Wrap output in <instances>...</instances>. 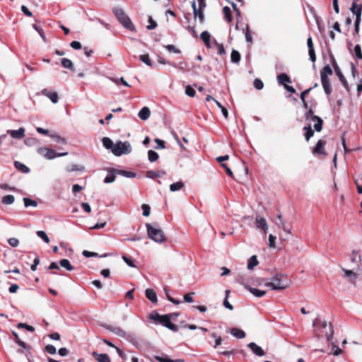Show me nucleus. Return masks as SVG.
Wrapping results in <instances>:
<instances>
[{"label":"nucleus","mask_w":362,"mask_h":362,"mask_svg":"<svg viewBox=\"0 0 362 362\" xmlns=\"http://www.w3.org/2000/svg\"><path fill=\"white\" fill-rule=\"evenodd\" d=\"M146 227L148 237L150 239L158 243H162L165 241L166 238L160 228L154 227L150 223H146Z\"/></svg>","instance_id":"obj_1"},{"label":"nucleus","mask_w":362,"mask_h":362,"mask_svg":"<svg viewBox=\"0 0 362 362\" xmlns=\"http://www.w3.org/2000/svg\"><path fill=\"white\" fill-rule=\"evenodd\" d=\"M113 13L120 23L127 29L134 31L135 27L129 16L124 12L121 8L115 7L113 8Z\"/></svg>","instance_id":"obj_2"},{"label":"nucleus","mask_w":362,"mask_h":362,"mask_svg":"<svg viewBox=\"0 0 362 362\" xmlns=\"http://www.w3.org/2000/svg\"><path fill=\"white\" fill-rule=\"evenodd\" d=\"M266 285L272 290H283L288 287L286 277L281 274H276Z\"/></svg>","instance_id":"obj_3"},{"label":"nucleus","mask_w":362,"mask_h":362,"mask_svg":"<svg viewBox=\"0 0 362 362\" xmlns=\"http://www.w3.org/2000/svg\"><path fill=\"white\" fill-rule=\"evenodd\" d=\"M132 151V147L128 141H118L112 150V153L116 156H120L122 154H128Z\"/></svg>","instance_id":"obj_4"},{"label":"nucleus","mask_w":362,"mask_h":362,"mask_svg":"<svg viewBox=\"0 0 362 362\" xmlns=\"http://www.w3.org/2000/svg\"><path fill=\"white\" fill-rule=\"evenodd\" d=\"M38 153L49 160L54 159L56 157H62L68 155L67 152L57 153L54 150L45 147L40 148L38 149Z\"/></svg>","instance_id":"obj_5"},{"label":"nucleus","mask_w":362,"mask_h":362,"mask_svg":"<svg viewBox=\"0 0 362 362\" xmlns=\"http://www.w3.org/2000/svg\"><path fill=\"white\" fill-rule=\"evenodd\" d=\"M331 63L332 64L333 69L336 75L338 76L340 81L343 83L344 86L347 88L348 83L346 80L344 76L343 75L339 66H338L337 61L333 55L331 56Z\"/></svg>","instance_id":"obj_6"},{"label":"nucleus","mask_w":362,"mask_h":362,"mask_svg":"<svg viewBox=\"0 0 362 362\" xmlns=\"http://www.w3.org/2000/svg\"><path fill=\"white\" fill-rule=\"evenodd\" d=\"M162 317L163 318L160 324L163 325L165 327L173 332H177L178 330V326L170 322V315H164Z\"/></svg>","instance_id":"obj_7"},{"label":"nucleus","mask_w":362,"mask_h":362,"mask_svg":"<svg viewBox=\"0 0 362 362\" xmlns=\"http://www.w3.org/2000/svg\"><path fill=\"white\" fill-rule=\"evenodd\" d=\"M326 145V141L320 139L319 140L315 146L313 150V153L314 155H323L325 156L326 153L325 151V146Z\"/></svg>","instance_id":"obj_8"},{"label":"nucleus","mask_w":362,"mask_h":362,"mask_svg":"<svg viewBox=\"0 0 362 362\" xmlns=\"http://www.w3.org/2000/svg\"><path fill=\"white\" fill-rule=\"evenodd\" d=\"M255 223H256V227L258 229H261L263 230V232L264 233H267V230H268V226L266 222V220L263 217L257 216L256 219H255Z\"/></svg>","instance_id":"obj_9"},{"label":"nucleus","mask_w":362,"mask_h":362,"mask_svg":"<svg viewBox=\"0 0 362 362\" xmlns=\"http://www.w3.org/2000/svg\"><path fill=\"white\" fill-rule=\"evenodd\" d=\"M350 9L352 13L356 16V19H361L362 13V4H358L354 0Z\"/></svg>","instance_id":"obj_10"},{"label":"nucleus","mask_w":362,"mask_h":362,"mask_svg":"<svg viewBox=\"0 0 362 362\" xmlns=\"http://www.w3.org/2000/svg\"><path fill=\"white\" fill-rule=\"evenodd\" d=\"M154 358L159 362H185L183 358L171 359L167 354H162L161 356L156 355Z\"/></svg>","instance_id":"obj_11"},{"label":"nucleus","mask_w":362,"mask_h":362,"mask_svg":"<svg viewBox=\"0 0 362 362\" xmlns=\"http://www.w3.org/2000/svg\"><path fill=\"white\" fill-rule=\"evenodd\" d=\"M41 93H42V95L49 98V100L53 103L55 104V103H57L58 102L59 96H58V94H57V92H55V91L50 92L47 88H45V89L42 90Z\"/></svg>","instance_id":"obj_12"},{"label":"nucleus","mask_w":362,"mask_h":362,"mask_svg":"<svg viewBox=\"0 0 362 362\" xmlns=\"http://www.w3.org/2000/svg\"><path fill=\"white\" fill-rule=\"evenodd\" d=\"M307 45L308 47V54L310 60H311L313 62H315L316 61V56L311 37H309L308 39L307 40Z\"/></svg>","instance_id":"obj_13"},{"label":"nucleus","mask_w":362,"mask_h":362,"mask_svg":"<svg viewBox=\"0 0 362 362\" xmlns=\"http://www.w3.org/2000/svg\"><path fill=\"white\" fill-rule=\"evenodd\" d=\"M321 78V83L323 87V89L325 90V93L329 95L332 93V87L331 84L329 80L328 77H326L325 76H322V77H320Z\"/></svg>","instance_id":"obj_14"},{"label":"nucleus","mask_w":362,"mask_h":362,"mask_svg":"<svg viewBox=\"0 0 362 362\" xmlns=\"http://www.w3.org/2000/svg\"><path fill=\"white\" fill-rule=\"evenodd\" d=\"M105 329L113 332L114 334H117V336L124 337L126 335V332L119 327L108 325H105Z\"/></svg>","instance_id":"obj_15"},{"label":"nucleus","mask_w":362,"mask_h":362,"mask_svg":"<svg viewBox=\"0 0 362 362\" xmlns=\"http://www.w3.org/2000/svg\"><path fill=\"white\" fill-rule=\"evenodd\" d=\"M247 346L258 356H263L265 354L264 350L255 342H250L248 344Z\"/></svg>","instance_id":"obj_16"},{"label":"nucleus","mask_w":362,"mask_h":362,"mask_svg":"<svg viewBox=\"0 0 362 362\" xmlns=\"http://www.w3.org/2000/svg\"><path fill=\"white\" fill-rule=\"evenodd\" d=\"M310 121L315 122L314 129L316 132H319L322 130L323 121L320 117L314 115L310 118Z\"/></svg>","instance_id":"obj_17"},{"label":"nucleus","mask_w":362,"mask_h":362,"mask_svg":"<svg viewBox=\"0 0 362 362\" xmlns=\"http://www.w3.org/2000/svg\"><path fill=\"white\" fill-rule=\"evenodd\" d=\"M310 121L315 122L314 129L316 132H319L322 130L323 121L320 117L314 115L310 118Z\"/></svg>","instance_id":"obj_18"},{"label":"nucleus","mask_w":362,"mask_h":362,"mask_svg":"<svg viewBox=\"0 0 362 362\" xmlns=\"http://www.w3.org/2000/svg\"><path fill=\"white\" fill-rule=\"evenodd\" d=\"M310 121L315 122L314 129L316 132H319L322 130L323 121L320 117L314 115L310 118Z\"/></svg>","instance_id":"obj_19"},{"label":"nucleus","mask_w":362,"mask_h":362,"mask_svg":"<svg viewBox=\"0 0 362 362\" xmlns=\"http://www.w3.org/2000/svg\"><path fill=\"white\" fill-rule=\"evenodd\" d=\"M310 121L315 122L314 129L316 132H319L322 130L323 121L320 117L314 115L310 118Z\"/></svg>","instance_id":"obj_20"},{"label":"nucleus","mask_w":362,"mask_h":362,"mask_svg":"<svg viewBox=\"0 0 362 362\" xmlns=\"http://www.w3.org/2000/svg\"><path fill=\"white\" fill-rule=\"evenodd\" d=\"M117 174V170L114 168H109L107 170V175L104 179V182L106 184L112 183L115 180V175Z\"/></svg>","instance_id":"obj_21"},{"label":"nucleus","mask_w":362,"mask_h":362,"mask_svg":"<svg viewBox=\"0 0 362 362\" xmlns=\"http://www.w3.org/2000/svg\"><path fill=\"white\" fill-rule=\"evenodd\" d=\"M7 133L14 139H22L25 136V129L21 127L17 130H8Z\"/></svg>","instance_id":"obj_22"},{"label":"nucleus","mask_w":362,"mask_h":362,"mask_svg":"<svg viewBox=\"0 0 362 362\" xmlns=\"http://www.w3.org/2000/svg\"><path fill=\"white\" fill-rule=\"evenodd\" d=\"M192 8H193V13H194V18H197L198 17L199 18L200 23H203L204 21V12L202 11L201 10H198L197 9V8L196 6L195 1H192Z\"/></svg>","instance_id":"obj_23"},{"label":"nucleus","mask_w":362,"mask_h":362,"mask_svg":"<svg viewBox=\"0 0 362 362\" xmlns=\"http://www.w3.org/2000/svg\"><path fill=\"white\" fill-rule=\"evenodd\" d=\"M93 356L98 362H110V358L107 354L93 353Z\"/></svg>","instance_id":"obj_24"},{"label":"nucleus","mask_w":362,"mask_h":362,"mask_svg":"<svg viewBox=\"0 0 362 362\" xmlns=\"http://www.w3.org/2000/svg\"><path fill=\"white\" fill-rule=\"evenodd\" d=\"M246 289H247L255 296L260 298L265 295L266 291L259 290L257 288H252L248 285H245Z\"/></svg>","instance_id":"obj_25"},{"label":"nucleus","mask_w":362,"mask_h":362,"mask_svg":"<svg viewBox=\"0 0 362 362\" xmlns=\"http://www.w3.org/2000/svg\"><path fill=\"white\" fill-rule=\"evenodd\" d=\"M146 298L152 303H157V295L156 292L151 288H147L145 291Z\"/></svg>","instance_id":"obj_26"},{"label":"nucleus","mask_w":362,"mask_h":362,"mask_svg":"<svg viewBox=\"0 0 362 362\" xmlns=\"http://www.w3.org/2000/svg\"><path fill=\"white\" fill-rule=\"evenodd\" d=\"M151 112L148 107H144L139 112L138 116L142 120H146L150 117Z\"/></svg>","instance_id":"obj_27"},{"label":"nucleus","mask_w":362,"mask_h":362,"mask_svg":"<svg viewBox=\"0 0 362 362\" xmlns=\"http://www.w3.org/2000/svg\"><path fill=\"white\" fill-rule=\"evenodd\" d=\"M230 332L231 335L238 339H243L245 337V332L238 328H232Z\"/></svg>","instance_id":"obj_28"},{"label":"nucleus","mask_w":362,"mask_h":362,"mask_svg":"<svg viewBox=\"0 0 362 362\" xmlns=\"http://www.w3.org/2000/svg\"><path fill=\"white\" fill-rule=\"evenodd\" d=\"M277 81L280 84L284 86L286 85V83H291L290 77L285 73L278 75Z\"/></svg>","instance_id":"obj_29"},{"label":"nucleus","mask_w":362,"mask_h":362,"mask_svg":"<svg viewBox=\"0 0 362 362\" xmlns=\"http://www.w3.org/2000/svg\"><path fill=\"white\" fill-rule=\"evenodd\" d=\"M165 174L164 170L162 171H153L148 170L146 172V177L151 179H153L155 177H160Z\"/></svg>","instance_id":"obj_30"},{"label":"nucleus","mask_w":362,"mask_h":362,"mask_svg":"<svg viewBox=\"0 0 362 362\" xmlns=\"http://www.w3.org/2000/svg\"><path fill=\"white\" fill-rule=\"evenodd\" d=\"M303 130L305 131L304 135L305 139L307 141H308L314 134V132L311 128V124H308L307 126L304 127Z\"/></svg>","instance_id":"obj_31"},{"label":"nucleus","mask_w":362,"mask_h":362,"mask_svg":"<svg viewBox=\"0 0 362 362\" xmlns=\"http://www.w3.org/2000/svg\"><path fill=\"white\" fill-rule=\"evenodd\" d=\"M61 64L62 66L66 69H68L71 71L74 70L73 62L67 58H62L61 59Z\"/></svg>","instance_id":"obj_32"},{"label":"nucleus","mask_w":362,"mask_h":362,"mask_svg":"<svg viewBox=\"0 0 362 362\" xmlns=\"http://www.w3.org/2000/svg\"><path fill=\"white\" fill-rule=\"evenodd\" d=\"M258 260L257 259V256L256 255H252V257H250V259H248V262H247V269L249 270H252L254 269V267L255 266H257L258 264Z\"/></svg>","instance_id":"obj_33"},{"label":"nucleus","mask_w":362,"mask_h":362,"mask_svg":"<svg viewBox=\"0 0 362 362\" xmlns=\"http://www.w3.org/2000/svg\"><path fill=\"white\" fill-rule=\"evenodd\" d=\"M59 265L62 267L65 268L67 271L74 270V267L71 264L70 262L67 259H63L59 261Z\"/></svg>","instance_id":"obj_34"},{"label":"nucleus","mask_w":362,"mask_h":362,"mask_svg":"<svg viewBox=\"0 0 362 362\" xmlns=\"http://www.w3.org/2000/svg\"><path fill=\"white\" fill-rule=\"evenodd\" d=\"M117 174L128 178H132L136 177L135 173L124 170H117Z\"/></svg>","instance_id":"obj_35"},{"label":"nucleus","mask_w":362,"mask_h":362,"mask_svg":"<svg viewBox=\"0 0 362 362\" xmlns=\"http://www.w3.org/2000/svg\"><path fill=\"white\" fill-rule=\"evenodd\" d=\"M332 73L333 72H332V68L330 67V66L329 64H327L320 71V77H322V76L328 77L329 76L332 75Z\"/></svg>","instance_id":"obj_36"},{"label":"nucleus","mask_w":362,"mask_h":362,"mask_svg":"<svg viewBox=\"0 0 362 362\" xmlns=\"http://www.w3.org/2000/svg\"><path fill=\"white\" fill-rule=\"evenodd\" d=\"M103 145L105 146L107 149H111L114 148L115 144H113V141L108 137H104L102 139Z\"/></svg>","instance_id":"obj_37"},{"label":"nucleus","mask_w":362,"mask_h":362,"mask_svg":"<svg viewBox=\"0 0 362 362\" xmlns=\"http://www.w3.org/2000/svg\"><path fill=\"white\" fill-rule=\"evenodd\" d=\"M185 186V184L182 181L174 182L170 185V190L171 192H176L181 189Z\"/></svg>","instance_id":"obj_38"},{"label":"nucleus","mask_w":362,"mask_h":362,"mask_svg":"<svg viewBox=\"0 0 362 362\" xmlns=\"http://www.w3.org/2000/svg\"><path fill=\"white\" fill-rule=\"evenodd\" d=\"M83 255L86 257H105L107 256V254H103L102 255H99L98 253L96 252H90V251H88V250H83V252H82Z\"/></svg>","instance_id":"obj_39"},{"label":"nucleus","mask_w":362,"mask_h":362,"mask_svg":"<svg viewBox=\"0 0 362 362\" xmlns=\"http://www.w3.org/2000/svg\"><path fill=\"white\" fill-rule=\"evenodd\" d=\"M230 59L233 63H238L240 60V54L239 52L235 49H233L230 54Z\"/></svg>","instance_id":"obj_40"},{"label":"nucleus","mask_w":362,"mask_h":362,"mask_svg":"<svg viewBox=\"0 0 362 362\" xmlns=\"http://www.w3.org/2000/svg\"><path fill=\"white\" fill-rule=\"evenodd\" d=\"M223 12L225 16L226 20L230 23L232 21V15L230 8L228 6H224L223 8Z\"/></svg>","instance_id":"obj_41"},{"label":"nucleus","mask_w":362,"mask_h":362,"mask_svg":"<svg viewBox=\"0 0 362 362\" xmlns=\"http://www.w3.org/2000/svg\"><path fill=\"white\" fill-rule=\"evenodd\" d=\"M14 201H15V197L13 195H11V194H8V195L4 196L1 200V202L4 204H7V205L12 204L14 202Z\"/></svg>","instance_id":"obj_42"},{"label":"nucleus","mask_w":362,"mask_h":362,"mask_svg":"<svg viewBox=\"0 0 362 362\" xmlns=\"http://www.w3.org/2000/svg\"><path fill=\"white\" fill-rule=\"evenodd\" d=\"M158 157L159 156L157 152L153 150H149L148 151V158L150 162L153 163L156 161L158 159Z\"/></svg>","instance_id":"obj_43"},{"label":"nucleus","mask_w":362,"mask_h":362,"mask_svg":"<svg viewBox=\"0 0 362 362\" xmlns=\"http://www.w3.org/2000/svg\"><path fill=\"white\" fill-rule=\"evenodd\" d=\"M342 270L344 272L345 276L347 278H350L352 281H355L358 278V275L353 271L345 269L344 268L342 269Z\"/></svg>","instance_id":"obj_44"},{"label":"nucleus","mask_w":362,"mask_h":362,"mask_svg":"<svg viewBox=\"0 0 362 362\" xmlns=\"http://www.w3.org/2000/svg\"><path fill=\"white\" fill-rule=\"evenodd\" d=\"M14 165L17 169L21 170L23 173H27L30 171V169L26 165L19 161H15Z\"/></svg>","instance_id":"obj_45"},{"label":"nucleus","mask_w":362,"mask_h":362,"mask_svg":"<svg viewBox=\"0 0 362 362\" xmlns=\"http://www.w3.org/2000/svg\"><path fill=\"white\" fill-rule=\"evenodd\" d=\"M23 202L25 207L33 206L36 207L37 206V202L35 200H33L28 197L23 198Z\"/></svg>","instance_id":"obj_46"},{"label":"nucleus","mask_w":362,"mask_h":362,"mask_svg":"<svg viewBox=\"0 0 362 362\" xmlns=\"http://www.w3.org/2000/svg\"><path fill=\"white\" fill-rule=\"evenodd\" d=\"M139 59L148 66H152V62L148 54L139 56Z\"/></svg>","instance_id":"obj_47"},{"label":"nucleus","mask_w":362,"mask_h":362,"mask_svg":"<svg viewBox=\"0 0 362 362\" xmlns=\"http://www.w3.org/2000/svg\"><path fill=\"white\" fill-rule=\"evenodd\" d=\"M49 136L54 139L58 144H66V140L56 134H51Z\"/></svg>","instance_id":"obj_48"},{"label":"nucleus","mask_w":362,"mask_h":362,"mask_svg":"<svg viewBox=\"0 0 362 362\" xmlns=\"http://www.w3.org/2000/svg\"><path fill=\"white\" fill-rule=\"evenodd\" d=\"M36 234L39 238L42 239L46 243H49V238H48L47 235L46 234V233L45 231L38 230V231H37Z\"/></svg>","instance_id":"obj_49"},{"label":"nucleus","mask_w":362,"mask_h":362,"mask_svg":"<svg viewBox=\"0 0 362 362\" xmlns=\"http://www.w3.org/2000/svg\"><path fill=\"white\" fill-rule=\"evenodd\" d=\"M122 259L124 262L130 267L135 268L136 265L134 262V260L132 258H129L125 255L122 256Z\"/></svg>","instance_id":"obj_50"},{"label":"nucleus","mask_w":362,"mask_h":362,"mask_svg":"<svg viewBox=\"0 0 362 362\" xmlns=\"http://www.w3.org/2000/svg\"><path fill=\"white\" fill-rule=\"evenodd\" d=\"M164 47L170 52H173L175 54H180L181 52V51L176 48L173 45H165Z\"/></svg>","instance_id":"obj_51"},{"label":"nucleus","mask_w":362,"mask_h":362,"mask_svg":"<svg viewBox=\"0 0 362 362\" xmlns=\"http://www.w3.org/2000/svg\"><path fill=\"white\" fill-rule=\"evenodd\" d=\"M214 42L215 45L216 46L218 54L220 55L224 54L226 53V51L223 45L222 44L218 43L216 40H214Z\"/></svg>","instance_id":"obj_52"},{"label":"nucleus","mask_w":362,"mask_h":362,"mask_svg":"<svg viewBox=\"0 0 362 362\" xmlns=\"http://www.w3.org/2000/svg\"><path fill=\"white\" fill-rule=\"evenodd\" d=\"M200 37L204 42H208L211 39V35L208 31H203L200 35Z\"/></svg>","instance_id":"obj_53"},{"label":"nucleus","mask_w":362,"mask_h":362,"mask_svg":"<svg viewBox=\"0 0 362 362\" xmlns=\"http://www.w3.org/2000/svg\"><path fill=\"white\" fill-rule=\"evenodd\" d=\"M253 85L257 90H262L264 87L262 81L259 78H255L254 80Z\"/></svg>","instance_id":"obj_54"},{"label":"nucleus","mask_w":362,"mask_h":362,"mask_svg":"<svg viewBox=\"0 0 362 362\" xmlns=\"http://www.w3.org/2000/svg\"><path fill=\"white\" fill-rule=\"evenodd\" d=\"M33 28L39 33L44 42H46V37L42 28L38 27L36 24L33 25Z\"/></svg>","instance_id":"obj_55"},{"label":"nucleus","mask_w":362,"mask_h":362,"mask_svg":"<svg viewBox=\"0 0 362 362\" xmlns=\"http://www.w3.org/2000/svg\"><path fill=\"white\" fill-rule=\"evenodd\" d=\"M354 54L356 58L362 59L361 48L359 45H356L354 47Z\"/></svg>","instance_id":"obj_56"},{"label":"nucleus","mask_w":362,"mask_h":362,"mask_svg":"<svg viewBox=\"0 0 362 362\" xmlns=\"http://www.w3.org/2000/svg\"><path fill=\"white\" fill-rule=\"evenodd\" d=\"M141 209L143 210V216H148L151 212V208L148 204H144L141 205Z\"/></svg>","instance_id":"obj_57"},{"label":"nucleus","mask_w":362,"mask_h":362,"mask_svg":"<svg viewBox=\"0 0 362 362\" xmlns=\"http://www.w3.org/2000/svg\"><path fill=\"white\" fill-rule=\"evenodd\" d=\"M148 25H147L146 28L148 30H153L155 29L157 26V23L155 21L153 20L151 16L148 17Z\"/></svg>","instance_id":"obj_58"},{"label":"nucleus","mask_w":362,"mask_h":362,"mask_svg":"<svg viewBox=\"0 0 362 362\" xmlns=\"http://www.w3.org/2000/svg\"><path fill=\"white\" fill-rule=\"evenodd\" d=\"M18 328H24L26 330H28V332H33L35 331V328L31 326V325H28L25 323H19L18 325Z\"/></svg>","instance_id":"obj_59"},{"label":"nucleus","mask_w":362,"mask_h":362,"mask_svg":"<svg viewBox=\"0 0 362 362\" xmlns=\"http://www.w3.org/2000/svg\"><path fill=\"white\" fill-rule=\"evenodd\" d=\"M162 316L163 315H159L158 313L151 314L150 315V319L152 320L153 321L156 322L160 323L161 320L163 318Z\"/></svg>","instance_id":"obj_60"},{"label":"nucleus","mask_w":362,"mask_h":362,"mask_svg":"<svg viewBox=\"0 0 362 362\" xmlns=\"http://www.w3.org/2000/svg\"><path fill=\"white\" fill-rule=\"evenodd\" d=\"M211 337L216 339L214 348H216L222 342V338L220 336H217L215 333H211Z\"/></svg>","instance_id":"obj_61"},{"label":"nucleus","mask_w":362,"mask_h":362,"mask_svg":"<svg viewBox=\"0 0 362 362\" xmlns=\"http://www.w3.org/2000/svg\"><path fill=\"white\" fill-rule=\"evenodd\" d=\"M277 218H278V219L280 221L279 224L277 223L279 227L282 228L284 230V231H286V224H285V221H284V218L282 217V215L281 214H279Z\"/></svg>","instance_id":"obj_62"},{"label":"nucleus","mask_w":362,"mask_h":362,"mask_svg":"<svg viewBox=\"0 0 362 362\" xmlns=\"http://www.w3.org/2000/svg\"><path fill=\"white\" fill-rule=\"evenodd\" d=\"M185 93L190 97H194L195 95V90L193 88L189 86H187L185 88Z\"/></svg>","instance_id":"obj_63"},{"label":"nucleus","mask_w":362,"mask_h":362,"mask_svg":"<svg viewBox=\"0 0 362 362\" xmlns=\"http://www.w3.org/2000/svg\"><path fill=\"white\" fill-rule=\"evenodd\" d=\"M8 243L11 247H17L19 245V240L16 238H9Z\"/></svg>","instance_id":"obj_64"}]
</instances>
